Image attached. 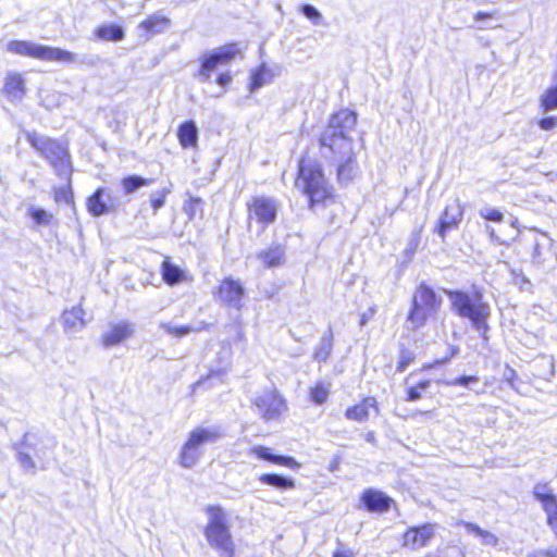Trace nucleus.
I'll return each instance as SVG.
<instances>
[{"instance_id": "obj_36", "label": "nucleus", "mask_w": 557, "mask_h": 557, "mask_svg": "<svg viewBox=\"0 0 557 557\" xmlns=\"http://www.w3.org/2000/svg\"><path fill=\"white\" fill-rule=\"evenodd\" d=\"M162 329L164 330L165 333H168L169 335L175 337V338H182L184 337L185 335L189 334L190 332H202V331H208L210 329V324L209 323H201L199 326L197 327H193L190 325H178V326H174V325H171V324H163L162 325Z\"/></svg>"}, {"instance_id": "obj_43", "label": "nucleus", "mask_w": 557, "mask_h": 557, "mask_svg": "<svg viewBox=\"0 0 557 557\" xmlns=\"http://www.w3.org/2000/svg\"><path fill=\"white\" fill-rule=\"evenodd\" d=\"M300 12L309 18L313 24H320L322 20L321 13L311 4H302Z\"/></svg>"}, {"instance_id": "obj_14", "label": "nucleus", "mask_w": 557, "mask_h": 557, "mask_svg": "<svg viewBox=\"0 0 557 557\" xmlns=\"http://www.w3.org/2000/svg\"><path fill=\"white\" fill-rule=\"evenodd\" d=\"M380 413V403L376 396L367 395L362 396L358 401L349 405L344 410V417L346 420L355 423H367L372 414L377 416Z\"/></svg>"}, {"instance_id": "obj_8", "label": "nucleus", "mask_w": 557, "mask_h": 557, "mask_svg": "<svg viewBox=\"0 0 557 557\" xmlns=\"http://www.w3.org/2000/svg\"><path fill=\"white\" fill-rule=\"evenodd\" d=\"M510 225L517 230L512 242L500 238L493 228L488 230L491 239L498 244L512 247V250L521 257L529 256L532 260L537 261L542 255L539 232L535 228L521 226L518 219L512 220Z\"/></svg>"}, {"instance_id": "obj_39", "label": "nucleus", "mask_w": 557, "mask_h": 557, "mask_svg": "<svg viewBox=\"0 0 557 557\" xmlns=\"http://www.w3.org/2000/svg\"><path fill=\"white\" fill-rule=\"evenodd\" d=\"M151 183V180L144 178L137 175H128L121 180V187L124 194H132L136 189L147 186Z\"/></svg>"}, {"instance_id": "obj_38", "label": "nucleus", "mask_w": 557, "mask_h": 557, "mask_svg": "<svg viewBox=\"0 0 557 557\" xmlns=\"http://www.w3.org/2000/svg\"><path fill=\"white\" fill-rule=\"evenodd\" d=\"M27 214L35 226H47L53 221V214L42 208L30 207Z\"/></svg>"}, {"instance_id": "obj_26", "label": "nucleus", "mask_w": 557, "mask_h": 557, "mask_svg": "<svg viewBox=\"0 0 557 557\" xmlns=\"http://www.w3.org/2000/svg\"><path fill=\"white\" fill-rule=\"evenodd\" d=\"M162 281L170 286L176 285L186 280L184 271L171 262L170 257H164L160 264Z\"/></svg>"}, {"instance_id": "obj_51", "label": "nucleus", "mask_w": 557, "mask_h": 557, "mask_svg": "<svg viewBox=\"0 0 557 557\" xmlns=\"http://www.w3.org/2000/svg\"><path fill=\"white\" fill-rule=\"evenodd\" d=\"M540 555L542 557H557V547L544 549V550L540 552Z\"/></svg>"}, {"instance_id": "obj_32", "label": "nucleus", "mask_w": 557, "mask_h": 557, "mask_svg": "<svg viewBox=\"0 0 557 557\" xmlns=\"http://www.w3.org/2000/svg\"><path fill=\"white\" fill-rule=\"evenodd\" d=\"M62 324L64 330L73 331L84 326V310L81 307H72L62 313Z\"/></svg>"}, {"instance_id": "obj_28", "label": "nucleus", "mask_w": 557, "mask_h": 557, "mask_svg": "<svg viewBox=\"0 0 557 557\" xmlns=\"http://www.w3.org/2000/svg\"><path fill=\"white\" fill-rule=\"evenodd\" d=\"M273 79L272 71L261 63L250 71V82L248 84L249 91H256L260 87L268 85Z\"/></svg>"}, {"instance_id": "obj_11", "label": "nucleus", "mask_w": 557, "mask_h": 557, "mask_svg": "<svg viewBox=\"0 0 557 557\" xmlns=\"http://www.w3.org/2000/svg\"><path fill=\"white\" fill-rule=\"evenodd\" d=\"M437 524L424 522L408 527L400 535V546L408 550H418L428 546L435 537Z\"/></svg>"}, {"instance_id": "obj_12", "label": "nucleus", "mask_w": 557, "mask_h": 557, "mask_svg": "<svg viewBox=\"0 0 557 557\" xmlns=\"http://www.w3.org/2000/svg\"><path fill=\"white\" fill-rule=\"evenodd\" d=\"M212 295L224 306L240 310L246 290L239 280L226 276L214 287Z\"/></svg>"}, {"instance_id": "obj_31", "label": "nucleus", "mask_w": 557, "mask_h": 557, "mask_svg": "<svg viewBox=\"0 0 557 557\" xmlns=\"http://www.w3.org/2000/svg\"><path fill=\"white\" fill-rule=\"evenodd\" d=\"M331 394V383L324 380H318L309 387V399L314 405H323L327 401Z\"/></svg>"}, {"instance_id": "obj_54", "label": "nucleus", "mask_w": 557, "mask_h": 557, "mask_svg": "<svg viewBox=\"0 0 557 557\" xmlns=\"http://www.w3.org/2000/svg\"><path fill=\"white\" fill-rule=\"evenodd\" d=\"M367 322V319L364 315H362L361 320H360V324L363 325L364 323Z\"/></svg>"}, {"instance_id": "obj_9", "label": "nucleus", "mask_w": 557, "mask_h": 557, "mask_svg": "<svg viewBox=\"0 0 557 557\" xmlns=\"http://www.w3.org/2000/svg\"><path fill=\"white\" fill-rule=\"evenodd\" d=\"M280 201L267 195H253L246 202L247 225L252 223L259 225L262 230L273 224L278 214Z\"/></svg>"}, {"instance_id": "obj_7", "label": "nucleus", "mask_w": 557, "mask_h": 557, "mask_svg": "<svg viewBox=\"0 0 557 557\" xmlns=\"http://www.w3.org/2000/svg\"><path fill=\"white\" fill-rule=\"evenodd\" d=\"M5 50L15 55L27 57L46 62L72 63L75 60V54L67 50L58 47L44 46L28 40H10L5 46Z\"/></svg>"}, {"instance_id": "obj_16", "label": "nucleus", "mask_w": 557, "mask_h": 557, "mask_svg": "<svg viewBox=\"0 0 557 557\" xmlns=\"http://www.w3.org/2000/svg\"><path fill=\"white\" fill-rule=\"evenodd\" d=\"M361 506L369 512H386L392 508H396L395 500L375 488H366L360 495Z\"/></svg>"}, {"instance_id": "obj_17", "label": "nucleus", "mask_w": 557, "mask_h": 557, "mask_svg": "<svg viewBox=\"0 0 557 557\" xmlns=\"http://www.w3.org/2000/svg\"><path fill=\"white\" fill-rule=\"evenodd\" d=\"M546 490L547 486L545 484L537 485L533 491V496L541 503L546 515V523L555 537H557V497Z\"/></svg>"}, {"instance_id": "obj_52", "label": "nucleus", "mask_w": 557, "mask_h": 557, "mask_svg": "<svg viewBox=\"0 0 557 557\" xmlns=\"http://www.w3.org/2000/svg\"><path fill=\"white\" fill-rule=\"evenodd\" d=\"M364 440L371 444H375L376 443V437H375V433L373 431H368L366 434H364Z\"/></svg>"}, {"instance_id": "obj_10", "label": "nucleus", "mask_w": 557, "mask_h": 557, "mask_svg": "<svg viewBox=\"0 0 557 557\" xmlns=\"http://www.w3.org/2000/svg\"><path fill=\"white\" fill-rule=\"evenodd\" d=\"M240 55L238 45L236 42H227L199 59L197 76L201 82L209 83L212 72L216 70L218 66L226 65Z\"/></svg>"}, {"instance_id": "obj_1", "label": "nucleus", "mask_w": 557, "mask_h": 557, "mask_svg": "<svg viewBox=\"0 0 557 557\" xmlns=\"http://www.w3.org/2000/svg\"><path fill=\"white\" fill-rule=\"evenodd\" d=\"M357 113L342 108L332 113L318 136V146L335 160V175L339 183L349 182L358 169L357 153L350 133L356 128Z\"/></svg>"}, {"instance_id": "obj_23", "label": "nucleus", "mask_w": 557, "mask_h": 557, "mask_svg": "<svg viewBox=\"0 0 557 557\" xmlns=\"http://www.w3.org/2000/svg\"><path fill=\"white\" fill-rule=\"evenodd\" d=\"M177 140L183 149L198 146V128L193 120L182 122L176 131Z\"/></svg>"}, {"instance_id": "obj_46", "label": "nucleus", "mask_w": 557, "mask_h": 557, "mask_svg": "<svg viewBox=\"0 0 557 557\" xmlns=\"http://www.w3.org/2000/svg\"><path fill=\"white\" fill-rule=\"evenodd\" d=\"M232 82V75L230 72L219 73L215 77V83L221 87H227Z\"/></svg>"}, {"instance_id": "obj_27", "label": "nucleus", "mask_w": 557, "mask_h": 557, "mask_svg": "<svg viewBox=\"0 0 557 557\" xmlns=\"http://www.w3.org/2000/svg\"><path fill=\"white\" fill-rule=\"evenodd\" d=\"M222 432L218 428H196L189 433L187 441L200 448L202 444L215 442L222 437Z\"/></svg>"}, {"instance_id": "obj_47", "label": "nucleus", "mask_w": 557, "mask_h": 557, "mask_svg": "<svg viewBox=\"0 0 557 557\" xmlns=\"http://www.w3.org/2000/svg\"><path fill=\"white\" fill-rule=\"evenodd\" d=\"M465 529L469 532V533H472L476 536H480L481 532L483 529H481L478 524L473 523V522H463L462 523Z\"/></svg>"}, {"instance_id": "obj_2", "label": "nucleus", "mask_w": 557, "mask_h": 557, "mask_svg": "<svg viewBox=\"0 0 557 557\" xmlns=\"http://www.w3.org/2000/svg\"><path fill=\"white\" fill-rule=\"evenodd\" d=\"M294 186L306 198L307 209L317 212L338 202L336 188L330 181L322 163L301 157L297 162Z\"/></svg>"}, {"instance_id": "obj_34", "label": "nucleus", "mask_w": 557, "mask_h": 557, "mask_svg": "<svg viewBox=\"0 0 557 557\" xmlns=\"http://www.w3.org/2000/svg\"><path fill=\"white\" fill-rule=\"evenodd\" d=\"M417 361L416 351L405 345H400L395 364V372L403 373Z\"/></svg>"}, {"instance_id": "obj_48", "label": "nucleus", "mask_w": 557, "mask_h": 557, "mask_svg": "<svg viewBox=\"0 0 557 557\" xmlns=\"http://www.w3.org/2000/svg\"><path fill=\"white\" fill-rule=\"evenodd\" d=\"M481 539L485 540L487 543L496 544L497 537L487 530H482L480 536Z\"/></svg>"}, {"instance_id": "obj_22", "label": "nucleus", "mask_w": 557, "mask_h": 557, "mask_svg": "<svg viewBox=\"0 0 557 557\" xmlns=\"http://www.w3.org/2000/svg\"><path fill=\"white\" fill-rule=\"evenodd\" d=\"M27 88L22 74L10 72L3 81L2 92L10 100H21L26 95Z\"/></svg>"}, {"instance_id": "obj_29", "label": "nucleus", "mask_w": 557, "mask_h": 557, "mask_svg": "<svg viewBox=\"0 0 557 557\" xmlns=\"http://www.w3.org/2000/svg\"><path fill=\"white\" fill-rule=\"evenodd\" d=\"M259 482L281 491L293 490L296 486L294 479L278 473H263L259 475Z\"/></svg>"}, {"instance_id": "obj_24", "label": "nucleus", "mask_w": 557, "mask_h": 557, "mask_svg": "<svg viewBox=\"0 0 557 557\" xmlns=\"http://www.w3.org/2000/svg\"><path fill=\"white\" fill-rule=\"evenodd\" d=\"M257 258L265 269H272L283 265L285 261V250L280 244L272 245L259 251Z\"/></svg>"}, {"instance_id": "obj_15", "label": "nucleus", "mask_w": 557, "mask_h": 557, "mask_svg": "<svg viewBox=\"0 0 557 557\" xmlns=\"http://www.w3.org/2000/svg\"><path fill=\"white\" fill-rule=\"evenodd\" d=\"M135 325L131 321L121 320L110 324L109 329L100 335L102 347L110 348L121 345L134 335Z\"/></svg>"}, {"instance_id": "obj_25", "label": "nucleus", "mask_w": 557, "mask_h": 557, "mask_svg": "<svg viewBox=\"0 0 557 557\" xmlns=\"http://www.w3.org/2000/svg\"><path fill=\"white\" fill-rule=\"evenodd\" d=\"M417 374V371L411 372L406 379H405V399L407 401H417L420 400L426 389L431 386L432 380L429 377H423L419 380L418 382L413 384H409V381L412 379L413 375Z\"/></svg>"}, {"instance_id": "obj_4", "label": "nucleus", "mask_w": 557, "mask_h": 557, "mask_svg": "<svg viewBox=\"0 0 557 557\" xmlns=\"http://www.w3.org/2000/svg\"><path fill=\"white\" fill-rule=\"evenodd\" d=\"M445 294L450 300L453 310L461 318L468 319L476 329L483 339H487L490 305L483 300L480 290L469 294L460 289H446Z\"/></svg>"}, {"instance_id": "obj_33", "label": "nucleus", "mask_w": 557, "mask_h": 557, "mask_svg": "<svg viewBox=\"0 0 557 557\" xmlns=\"http://www.w3.org/2000/svg\"><path fill=\"white\" fill-rule=\"evenodd\" d=\"M95 35L103 41H120L124 38V30L116 24H101L95 29Z\"/></svg>"}, {"instance_id": "obj_13", "label": "nucleus", "mask_w": 557, "mask_h": 557, "mask_svg": "<svg viewBox=\"0 0 557 557\" xmlns=\"http://www.w3.org/2000/svg\"><path fill=\"white\" fill-rule=\"evenodd\" d=\"M253 405L265 421L278 420L288 409L286 399L276 389L257 397Z\"/></svg>"}, {"instance_id": "obj_21", "label": "nucleus", "mask_w": 557, "mask_h": 557, "mask_svg": "<svg viewBox=\"0 0 557 557\" xmlns=\"http://www.w3.org/2000/svg\"><path fill=\"white\" fill-rule=\"evenodd\" d=\"M107 189L104 187H98L90 196L86 199V208L90 215L101 216L110 213L116 209V203L112 200L107 202L104 200Z\"/></svg>"}, {"instance_id": "obj_41", "label": "nucleus", "mask_w": 557, "mask_h": 557, "mask_svg": "<svg viewBox=\"0 0 557 557\" xmlns=\"http://www.w3.org/2000/svg\"><path fill=\"white\" fill-rule=\"evenodd\" d=\"M478 382H479L478 375H460V376L455 377L454 380L445 381L443 383L448 386L468 387L471 384H475Z\"/></svg>"}, {"instance_id": "obj_40", "label": "nucleus", "mask_w": 557, "mask_h": 557, "mask_svg": "<svg viewBox=\"0 0 557 557\" xmlns=\"http://www.w3.org/2000/svg\"><path fill=\"white\" fill-rule=\"evenodd\" d=\"M52 198L54 202H64L66 205H74V195L72 189V180L66 182L64 186H58L52 189Z\"/></svg>"}, {"instance_id": "obj_53", "label": "nucleus", "mask_w": 557, "mask_h": 557, "mask_svg": "<svg viewBox=\"0 0 557 557\" xmlns=\"http://www.w3.org/2000/svg\"><path fill=\"white\" fill-rule=\"evenodd\" d=\"M237 326H238V338L240 341H244L245 339V334H244L243 327H242L240 324H238Z\"/></svg>"}, {"instance_id": "obj_19", "label": "nucleus", "mask_w": 557, "mask_h": 557, "mask_svg": "<svg viewBox=\"0 0 557 557\" xmlns=\"http://www.w3.org/2000/svg\"><path fill=\"white\" fill-rule=\"evenodd\" d=\"M170 25L171 20L168 16L157 12L147 15L143 21L139 22L137 27L141 32L143 36L146 39H149L165 32Z\"/></svg>"}, {"instance_id": "obj_42", "label": "nucleus", "mask_w": 557, "mask_h": 557, "mask_svg": "<svg viewBox=\"0 0 557 557\" xmlns=\"http://www.w3.org/2000/svg\"><path fill=\"white\" fill-rule=\"evenodd\" d=\"M480 216L485 221L500 223L504 221V213L496 208H487L480 211Z\"/></svg>"}, {"instance_id": "obj_18", "label": "nucleus", "mask_w": 557, "mask_h": 557, "mask_svg": "<svg viewBox=\"0 0 557 557\" xmlns=\"http://www.w3.org/2000/svg\"><path fill=\"white\" fill-rule=\"evenodd\" d=\"M463 218V210L458 206H446L434 227V232L444 243L447 233L458 228Z\"/></svg>"}, {"instance_id": "obj_45", "label": "nucleus", "mask_w": 557, "mask_h": 557, "mask_svg": "<svg viewBox=\"0 0 557 557\" xmlns=\"http://www.w3.org/2000/svg\"><path fill=\"white\" fill-rule=\"evenodd\" d=\"M539 126L543 131H552L557 127V116H545L539 120Z\"/></svg>"}, {"instance_id": "obj_5", "label": "nucleus", "mask_w": 557, "mask_h": 557, "mask_svg": "<svg viewBox=\"0 0 557 557\" xmlns=\"http://www.w3.org/2000/svg\"><path fill=\"white\" fill-rule=\"evenodd\" d=\"M443 305L442 297L426 283H420L410 299V307L406 315L408 329L412 332L421 330Z\"/></svg>"}, {"instance_id": "obj_44", "label": "nucleus", "mask_w": 557, "mask_h": 557, "mask_svg": "<svg viewBox=\"0 0 557 557\" xmlns=\"http://www.w3.org/2000/svg\"><path fill=\"white\" fill-rule=\"evenodd\" d=\"M168 190L163 189L158 193L156 197L150 199L151 208L154 212H157L160 208H162L165 203Z\"/></svg>"}, {"instance_id": "obj_49", "label": "nucleus", "mask_w": 557, "mask_h": 557, "mask_svg": "<svg viewBox=\"0 0 557 557\" xmlns=\"http://www.w3.org/2000/svg\"><path fill=\"white\" fill-rule=\"evenodd\" d=\"M332 557H355V555L352 550L348 548H342L334 550Z\"/></svg>"}, {"instance_id": "obj_55", "label": "nucleus", "mask_w": 557, "mask_h": 557, "mask_svg": "<svg viewBox=\"0 0 557 557\" xmlns=\"http://www.w3.org/2000/svg\"><path fill=\"white\" fill-rule=\"evenodd\" d=\"M529 557H537L535 554L530 555Z\"/></svg>"}, {"instance_id": "obj_50", "label": "nucleus", "mask_w": 557, "mask_h": 557, "mask_svg": "<svg viewBox=\"0 0 557 557\" xmlns=\"http://www.w3.org/2000/svg\"><path fill=\"white\" fill-rule=\"evenodd\" d=\"M495 12H482V11H479L474 14V20L475 21H481V20H487V18H493L495 17Z\"/></svg>"}, {"instance_id": "obj_3", "label": "nucleus", "mask_w": 557, "mask_h": 557, "mask_svg": "<svg viewBox=\"0 0 557 557\" xmlns=\"http://www.w3.org/2000/svg\"><path fill=\"white\" fill-rule=\"evenodd\" d=\"M25 137L33 150L51 166L57 176L66 182L72 180L74 166L66 141L37 132H28Z\"/></svg>"}, {"instance_id": "obj_37", "label": "nucleus", "mask_w": 557, "mask_h": 557, "mask_svg": "<svg viewBox=\"0 0 557 557\" xmlns=\"http://www.w3.org/2000/svg\"><path fill=\"white\" fill-rule=\"evenodd\" d=\"M459 354V347L457 345H450L448 347V352L446 356L442 358L434 359L433 361L423 363L418 370V372L430 371L436 367L444 366L448 363L453 358H455Z\"/></svg>"}, {"instance_id": "obj_35", "label": "nucleus", "mask_w": 557, "mask_h": 557, "mask_svg": "<svg viewBox=\"0 0 557 557\" xmlns=\"http://www.w3.org/2000/svg\"><path fill=\"white\" fill-rule=\"evenodd\" d=\"M200 455V448L186 441L180 453V463L184 468H191L197 463Z\"/></svg>"}, {"instance_id": "obj_6", "label": "nucleus", "mask_w": 557, "mask_h": 557, "mask_svg": "<svg viewBox=\"0 0 557 557\" xmlns=\"http://www.w3.org/2000/svg\"><path fill=\"white\" fill-rule=\"evenodd\" d=\"M205 512L209 519L203 528V534L209 545L219 550L223 557H235V544L225 510L216 504L208 505Z\"/></svg>"}, {"instance_id": "obj_30", "label": "nucleus", "mask_w": 557, "mask_h": 557, "mask_svg": "<svg viewBox=\"0 0 557 557\" xmlns=\"http://www.w3.org/2000/svg\"><path fill=\"white\" fill-rule=\"evenodd\" d=\"M333 342V332L330 330L321 336L319 344L315 346L312 354L313 360L320 363L326 362L332 354Z\"/></svg>"}, {"instance_id": "obj_20", "label": "nucleus", "mask_w": 557, "mask_h": 557, "mask_svg": "<svg viewBox=\"0 0 557 557\" xmlns=\"http://www.w3.org/2000/svg\"><path fill=\"white\" fill-rule=\"evenodd\" d=\"M250 453L261 460H265L276 466L286 467L295 471L299 470L301 467V463L294 457L272 454L269 447L262 445L253 446Z\"/></svg>"}]
</instances>
